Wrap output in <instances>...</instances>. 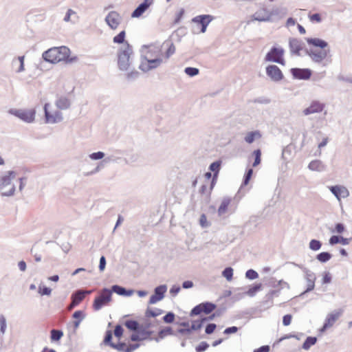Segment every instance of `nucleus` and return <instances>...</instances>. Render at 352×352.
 <instances>
[{"label":"nucleus","instance_id":"1","mask_svg":"<svg viewBox=\"0 0 352 352\" xmlns=\"http://www.w3.org/2000/svg\"><path fill=\"white\" fill-rule=\"evenodd\" d=\"M305 41L309 45L319 48V50L305 49L306 54L310 57L314 63H321L330 52L329 49H326L329 46L328 42L320 38L312 37L305 38Z\"/></svg>","mask_w":352,"mask_h":352},{"label":"nucleus","instance_id":"2","mask_svg":"<svg viewBox=\"0 0 352 352\" xmlns=\"http://www.w3.org/2000/svg\"><path fill=\"white\" fill-rule=\"evenodd\" d=\"M70 50L66 46L54 47L45 51L42 54L43 59L50 63H56L60 61L72 63L76 58H69Z\"/></svg>","mask_w":352,"mask_h":352},{"label":"nucleus","instance_id":"3","mask_svg":"<svg viewBox=\"0 0 352 352\" xmlns=\"http://www.w3.org/2000/svg\"><path fill=\"white\" fill-rule=\"evenodd\" d=\"M133 55V47L129 42H126L125 45L121 47L117 53L118 65L120 70L126 71L129 69Z\"/></svg>","mask_w":352,"mask_h":352},{"label":"nucleus","instance_id":"4","mask_svg":"<svg viewBox=\"0 0 352 352\" xmlns=\"http://www.w3.org/2000/svg\"><path fill=\"white\" fill-rule=\"evenodd\" d=\"M284 54L285 50L282 47L274 45L266 54L264 60L265 62H272L285 65V60L284 58Z\"/></svg>","mask_w":352,"mask_h":352},{"label":"nucleus","instance_id":"5","mask_svg":"<svg viewBox=\"0 0 352 352\" xmlns=\"http://www.w3.org/2000/svg\"><path fill=\"white\" fill-rule=\"evenodd\" d=\"M9 113L17 117L20 120L27 123H32L35 120L36 110L32 109H10Z\"/></svg>","mask_w":352,"mask_h":352},{"label":"nucleus","instance_id":"6","mask_svg":"<svg viewBox=\"0 0 352 352\" xmlns=\"http://www.w3.org/2000/svg\"><path fill=\"white\" fill-rule=\"evenodd\" d=\"M112 293L108 288H104L100 294L94 299L93 307L96 311L100 310L103 306L111 300Z\"/></svg>","mask_w":352,"mask_h":352},{"label":"nucleus","instance_id":"7","mask_svg":"<svg viewBox=\"0 0 352 352\" xmlns=\"http://www.w3.org/2000/svg\"><path fill=\"white\" fill-rule=\"evenodd\" d=\"M266 75L272 82H280L284 78L280 69L276 65H269L265 67Z\"/></svg>","mask_w":352,"mask_h":352},{"label":"nucleus","instance_id":"8","mask_svg":"<svg viewBox=\"0 0 352 352\" xmlns=\"http://www.w3.org/2000/svg\"><path fill=\"white\" fill-rule=\"evenodd\" d=\"M214 16L210 14H200L193 17L191 19L192 23L201 26L200 32L205 33L208 25L214 19Z\"/></svg>","mask_w":352,"mask_h":352},{"label":"nucleus","instance_id":"9","mask_svg":"<svg viewBox=\"0 0 352 352\" xmlns=\"http://www.w3.org/2000/svg\"><path fill=\"white\" fill-rule=\"evenodd\" d=\"M49 103H45L43 107L45 120L46 123L55 124L63 120V114L59 111H56L54 114L50 113L48 110Z\"/></svg>","mask_w":352,"mask_h":352},{"label":"nucleus","instance_id":"10","mask_svg":"<svg viewBox=\"0 0 352 352\" xmlns=\"http://www.w3.org/2000/svg\"><path fill=\"white\" fill-rule=\"evenodd\" d=\"M290 73L293 78L304 80H309L312 75V71L308 68L294 67L290 69Z\"/></svg>","mask_w":352,"mask_h":352},{"label":"nucleus","instance_id":"11","mask_svg":"<svg viewBox=\"0 0 352 352\" xmlns=\"http://www.w3.org/2000/svg\"><path fill=\"white\" fill-rule=\"evenodd\" d=\"M105 22L112 30H116L122 21V16L116 11H111L106 16Z\"/></svg>","mask_w":352,"mask_h":352},{"label":"nucleus","instance_id":"12","mask_svg":"<svg viewBox=\"0 0 352 352\" xmlns=\"http://www.w3.org/2000/svg\"><path fill=\"white\" fill-rule=\"evenodd\" d=\"M167 291L166 285H160L154 289L153 294L151 296L148 300L149 305H153L162 300Z\"/></svg>","mask_w":352,"mask_h":352},{"label":"nucleus","instance_id":"13","mask_svg":"<svg viewBox=\"0 0 352 352\" xmlns=\"http://www.w3.org/2000/svg\"><path fill=\"white\" fill-rule=\"evenodd\" d=\"M146 62H142L139 66L140 69L144 72H147L151 69L157 68L162 63V58H155L148 59L145 57Z\"/></svg>","mask_w":352,"mask_h":352},{"label":"nucleus","instance_id":"14","mask_svg":"<svg viewBox=\"0 0 352 352\" xmlns=\"http://www.w3.org/2000/svg\"><path fill=\"white\" fill-rule=\"evenodd\" d=\"M329 189L338 201H340L341 198H346L349 196V190L344 186H329Z\"/></svg>","mask_w":352,"mask_h":352},{"label":"nucleus","instance_id":"15","mask_svg":"<svg viewBox=\"0 0 352 352\" xmlns=\"http://www.w3.org/2000/svg\"><path fill=\"white\" fill-rule=\"evenodd\" d=\"M325 107V104L318 100H313L311 102L310 105L303 110V113L308 116L313 113L322 112Z\"/></svg>","mask_w":352,"mask_h":352},{"label":"nucleus","instance_id":"16","mask_svg":"<svg viewBox=\"0 0 352 352\" xmlns=\"http://www.w3.org/2000/svg\"><path fill=\"white\" fill-rule=\"evenodd\" d=\"M304 45V43L300 39L296 38H289V47L292 54L300 56Z\"/></svg>","mask_w":352,"mask_h":352},{"label":"nucleus","instance_id":"17","mask_svg":"<svg viewBox=\"0 0 352 352\" xmlns=\"http://www.w3.org/2000/svg\"><path fill=\"white\" fill-rule=\"evenodd\" d=\"M91 290H82L78 289L72 295V302L70 304V308H73L77 306L81 301L83 300L86 295L90 294Z\"/></svg>","mask_w":352,"mask_h":352},{"label":"nucleus","instance_id":"18","mask_svg":"<svg viewBox=\"0 0 352 352\" xmlns=\"http://www.w3.org/2000/svg\"><path fill=\"white\" fill-rule=\"evenodd\" d=\"M153 3V0H144L131 13V17L138 18L141 16Z\"/></svg>","mask_w":352,"mask_h":352},{"label":"nucleus","instance_id":"19","mask_svg":"<svg viewBox=\"0 0 352 352\" xmlns=\"http://www.w3.org/2000/svg\"><path fill=\"white\" fill-rule=\"evenodd\" d=\"M253 21H258L260 22H267L272 21V14L269 13V11L266 9H262L256 12L252 16Z\"/></svg>","mask_w":352,"mask_h":352},{"label":"nucleus","instance_id":"20","mask_svg":"<svg viewBox=\"0 0 352 352\" xmlns=\"http://www.w3.org/2000/svg\"><path fill=\"white\" fill-rule=\"evenodd\" d=\"M16 173L14 170H8L6 174L0 177V190L11 184V182L16 177Z\"/></svg>","mask_w":352,"mask_h":352},{"label":"nucleus","instance_id":"21","mask_svg":"<svg viewBox=\"0 0 352 352\" xmlns=\"http://www.w3.org/2000/svg\"><path fill=\"white\" fill-rule=\"evenodd\" d=\"M305 278L307 283V287L302 295L305 293L311 292L315 287L316 276L313 272L305 271Z\"/></svg>","mask_w":352,"mask_h":352},{"label":"nucleus","instance_id":"22","mask_svg":"<svg viewBox=\"0 0 352 352\" xmlns=\"http://www.w3.org/2000/svg\"><path fill=\"white\" fill-rule=\"evenodd\" d=\"M351 240V238H344L341 235H332L329 239V243L331 245H333L338 243L346 245L349 244Z\"/></svg>","mask_w":352,"mask_h":352},{"label":"nucleus","instance_id":"23","mask_svg":"<svg viewBox=\"0 0 352 352\" xmlns=\"http://www.w3.org/2000/svg\"><path fill=\"white\" fill-rule=\"evenodd\" d=\"M111 293L114 292L120 296H130L133 294V289H126V288L118 285H113L111 287Z\"/></svg>","mask_w":352,"mask_h":352},{"label":"nucleus","instance_id":"24","mask_svg":"<svg viewBox=\"0 0 352 352\" xmlns=\"http://www.w3.org/2000/svg\"><path fill=\"white\" fill-rule=\"evenodd\" d=\"M55 104L58 109L65 110L70 107L71 102L67 97L61 96L58 97Z\"/></svg>","mask_w":352,"mask_h":352},{"label":"nucleus","instance_id":"25","mask_svg":"<svg viewBox=\"0 0 352 352\" xmlns=\"http://www.w3.org/2000/svg\"><path fill=\"white\" fill-rule=\"evenodd\" d=\"M342 310H335L331 314H328L324 322L327 323L331 327L333 325L336 321L340 318V316L342 314Z\"/></svg>","mask_w":352,"mask_h":352},{"label":"nucleus","instance_id":"26","mask_svg":"<svg viewBox=\"0 0 352 352\" xmlns=\"http://www.w3.org/2000/svg\"><path fill=\"white\" fill-rule=\"evenodd\" d=\"M151 323L148 320H146L144 323L140 324V327L138 333H140L142 336L145 337V339H150V336L153 333L152 331H149L148 329L151 327Z\"/></svg>","mask_w":352,"mask_h":352},{"label":"nucleus","instance_id":"27","mask_svg":"<svg viewBox=\"0 0 352 352\" xmlns=\"http://www.w3.org/2000/svg\"><path fill=\"white\" fill-rule=\"evenodd\" d=\"M163 46L167 47V50L165 52V58L166 59H168L173 54H175V46L174 43L170 40L165 41L163 43L162 47Z\"/></svg>","mask_w":352,"mask_h":352},{"label":"nucleus","instance_id":"28","mask_svg":"<svg viewBox=\"0 0 352 352\" xmlns=\"http://www.w3.org/2000/svg\"><path fill=\"white\" fill-rule=\"evenodd\" d=\"M261 138V134L259 131H253L248 132L244 138V140L248 143H253L256 139Z\"/></svg>","mask_w":352,"mask_h":352},{"label":"nucleus","instance_id":"29","mask_svg":"<svg viewBox=\"0 0 352 352\" xmlns=\"http://www.w3.org/2000/svg\"><path fill=\"white\" fill-rule=\"evenodd\" d=\"M231 202V199L229 197H224L218 208L219 216L223 215L228 210V208Z\"/></svg>","mask_w":352,"mask_h":352},{"label":"nucleus","instance_id":"30","mask_svg":"<svg viewBox=\"0 0 352 352\" xmlns=\"http://www.w3.org/2000/svg\"><path fill=\"white\" fill-rule=\"evenodd\" d=\"M125 327L130 331L134 333H138L140 327V324L135 320H127L124 322Z\"/></svg>","mask_w":352,"mask_h":352},{"label":"nucleus","instance_id":"31","mask_svg":"<svg viewBox=\"0 0 352 352\" xmlns=\"http://www.w3.org/2000/svg\"><path fill=\"white\" fill-rule=\"evenodd\" d=\"M222 164V161L221 160H216L211 163L209 166V170H210L212 173V176H217L219 175V171L221 170Z\"/></svg>","mask_w":352,"mask_h":352},{"label":"nucleus","instance_id":"32","mask_svg":"<svg viewBox=\"0 0 352 352\" xmlns=\"http://www.w3.org/2000/svg\"><path fill=\"white\" fill-rule=\"evenodd\" d=\"M201 307L202 309V312L205 314H209L212 313L217 307V305L210 302H201Z\"/></svg>","mask_w":352,"mask_h":352},{"label":"nucleus","instance_id":"33","mask_svg":"<svg viewBox=\"0 0 352 352\" xmlns=\"http://www.w3.org/2000/svg\"><path fill=\"white\" fill-rule=\"evenodd\" d=\"M168 335H173V331L170 327H166L161 329L158 333V338H155V340L159 342L160 339H163Z\"/></svg>","mask_w":352,"mask_h":352},{"label":"nucleus","instance_id":"34","mask_svg":"<svg viewBox=\"0 0 352 352\" xmlns=\"http://www.w3.org/2000/svg\"><path fill=\"white\" fill-rule=\"evenodd\" d=\"M322 162L320 160H312L308 165V168L311 170L321 171L323 168Z\"/></svg>","mask_w":352,"mask_h":352},{"label":"nucleus","instance_id":"35","mask_svg":"<svg viewBox=\"0 0 352 352\" xmlns=\"http://www.w3.org/2000/svg\"><path fill=\"white\" fill-rule=\"evenodd\" d=\"M317 342V338L308 336L302 345V348L305 350H309L311 346L314 345Z\"/></svg>","mask_w":352,"mask_h":352},{"label":"nucleus","instance_id":"36","mask_svg":"<svg viewBox=\"0 0 352 352\" xmlns=\"http://www.w3.org/2000/svg\"><path fill=\"white\" fill-rule=\"evenodd\" d=\"M332 257V254L329 252H322L317 254L316 259L322 263H327L329 261Z\"/></svg>","mask_w":352,"mask_h":352},{"label":"nucleus","instance_id":"37","mask_svg":"<svg viewBox=\"0 0 352 352\" xmlns=\"http://www.w3.org/2000/svg\"><path fill=\"white\" fill-rule=\"evenodd\" d=\"M125 36L126 32L124 30H122L113 38V41L114 43L124 44V45L126 42L125 41Z\"/></svg>","mask_w":352,"mask_h":352},{"label":"nucleus","instance_id":"38","mask_svg":"<svg viewBox=\"0 0 352 352\" xmlns=\"http://www.w3.org/2000/svg\"><path fill=\"white\" fill-rule=\"evenodd\" d=\"M293 146L292 145H287L283 148L282 151V158L284 160H287L292 155L293 151Z\"/></svg>","mask_w":352,"mask_h":352},{"label":"nucleus","instance_id":"39","mask_svg":"<svg viewBox=\"0 0 352 352\" xmlns=\"http://www.w3.org/2000/svg\"><path fill=\"white\" fill-rule=\"evenodd\" d=\"M50 333V338L52 342L60 340L63 336V332L60 330L52 329Z\"/></svg>","mask_w":352,"mask_h":352},{"label":"nucleus","instance_id":"40","mask_svg":"<svg viewBox=\"0 0 352 352\" xmlns=\"http://www.w3.org/2000/svg\"><path fill=\"white\" fill-rule=\"evenodd\" d=\"M163 313V310L160 309H155V310H152L150 308H147L145 312V316L146 318L153 317L155 318L157 316L161 315Z\"/></svg>","mask_w":352,"mask_h":352},{"label":"nucleus","instance_id":"41","mask_svg":"<svg viewBox=\"0 0 352 352\" xmlns=\"http://www.w3.org/2000/svg\"><path fill=\"white\" fill-rule=\"evenodd\" d=\"M254 156V161L252 164V166L256 167L260 164L261 162V151L259 148L254 150L252 153Z\"/></svg>","mask_w":352,"mask_h":352},{"label":"nucleus","instance_id":"42","mask_svg":"<svg viewBox=\"0 0 352 352\" xmlns=\"http://www.w3.org/2000/svg\"><path fill=\"white\" fill-rule=\"evenodd\" d=\"M322 247V242L318 239H311L309 243V248L313 251H318Z\"/></svg>","mask_w":352,"mask_h":352},{"label":"nucleus","instance_id":"43","mask_svg":"<svg viewBox=\"0 0 352 352\" xmlns=\"http://www.w3.org/2000/svg\"><path fill=\"white\" fill-rule=\"evenodd\" d=\"M252 175H253V170L252 168H249L245 171V175L243 176L241 186H246L249 184Z\"/></svg>","mask_w":352,"mask_h":352},{"label":"nucleus","instance_id":"44","mask_svg":"<svg viewBox=\"0 0 352 352\" xmlns=\"http://www.w3.org/2000/svg\"><path fill=\"white\" fill-rule=\"evenodd\" d=\"M222 276L228 280L230 281L233 276V269L231 267H228L222 272Z\"/></svg>","mask_w":352,"mask_h":352},{"label":"nucleus","instance_id":"45","mask_svg":"<svg viewBox=\"0 0 352 352\" xmlns=\"http://www.w3.org/2000/svg\"><path fill=\"white\" fill-rule=\"evenodd\" d=\"M184 72L190 77H194L199 74V70L197 67H187L184 69Z\"/></svg>","mask_w":352,"mask_h":352},{"label":"nucleus","instance_id":"46","mask_svg":"<svg viewBox=\"0 0 352 352\" xmlns=\"http://www.w3.org/2000/svg\"><path fill=\"white\" fill-rule=\"evenodd\" d=\"M261 287H262V285L261 283H258V284H256L254 285V286H252V287H250L248 292H246V294L249 296H254L256 293L258 291H260L261 289Z\"/></svg>","mask_w":352,"mask_h":352},{"label":"nucleus","instance_id":"47","mask_svg":"<svg viewBox=\"0 0 352 352\" xmlns=\"http://www.w3.org/2000/svg\"><path fill=\"white\" fill-rule=\"evenodd\" d=\"M345 230H346V227L344 223H337L335 225V228L331 230V232L342 234L345 231Z\"/></svg>","mask_w":352,"mask_h":352},{"label":"nucleus","instance_id":"48","mask_svg":"<svg viewBox=\"0 0 352 352\" xmlns=\"http://www.w3.org/2000/svg\"><path fill=\"white\" fill-rule=\"evenodd\" d=\"M254 103H258L262 104H268L271 102V100L265 96L258 97L252 100Z\"/></svg>","mask_w":352,"mask_h":352},{"label":"nucleus","instance_id":"49","mask_svg":"<svg viewBox=\"0 0 352 352\" xmlns=\"http://www.w3.org/2000/svg\"><path fill=\"white\" fill-rule=\"evenodd\" d=\"M205 322L206 321H204V318L200 320H194L190 326V329H193V331L200 329Z\"/></svg>","mask_w":352,"mask_h":352},{"label":"nucleus","instance_id":"50","mask_svg":"<svg viewBox=\"0 0 352 352\" xmlns=\"http://www.w3.org/2000/svg\"><path fill=\"white\" fill-rule=\"evenodd\" d=\"M112 332L110 330H107L105 333V336L103 340V342L105 345H109L111 346V344H113L112 342Z\"/></svg>","mask_w":352,"mask_h":352},{"label":"nucleus","instance_id":"51","mask_svg":"<svg viewBox=\"0 0 352 352\" xmlns=\"http://www.w3.org/2000/svg\"><path fill=\"white\" fill-rule=\"evenodd\" d=\"M38 292L41 296H50L52 293V289L46 286L39 285Z\"/></svg>","mask_w":352,"mask_h":352},{"label":"nucleus","instance_id":"52","mask_svg":"<svg viewBox=\"0 0 352 352\" xmlns=\"http://www.w3.org/2000/svg\"><path fill=\"white\" fill-rule=\"evenodd\" d=\"M163 320L166 323H172L175 320V314L173 312H168L164 317Z\"/></svg>","mask_w":352,"mask_h":352},{"label":"nucleus","instance_id":"53","mask_svg":"<svg viewBox=\"0 0 352 352\" xmlns=\"http://www.w3.org/2000/svg\"><path fill=\"white\" fill-rule=\"evenodd\" d=\"M104 157V153H103L102 151L94 152L89 155V157L92 160H102Z\"/></svg>","mask_w":352,"mask_h":352},{"label":"nucleus","instance_id":"54","mask_svg":"<svg viewBox=\"0 0 352 352\" xmlns=\"http://www.w3.org/2000/svg\"><path fill=\"white\" fill-rule=\"evenodd\" d=\"M201 313H203V312H202L201 304H199L192 309V310L190 311V316L191 317H193L195 316H198V315L201 314Z\"/></svg>","mask_w":352,"mask_h":352},{"label":"nucleus","instance_id":"55","mask_svg":"<svg viewBox=\"0 0 352 352\" xmlns=\"http://www.w3.org/2000/svg\"><path fill=\"white\" fill-rule=\"evenodd\" d=\"M6 327L7 324L6 318L1 315L0 316V333H1L2 335L5 333Z\"/></svg>","mask_w":352,"mask_h":352},{"label":"nucleus","instance_id":"56","mask_svg":"<svg viewBox=\"0 0 352 352\" xmlns=\"http://www.w3.org/2000/svg\"><path fill=\"white\" fill-rule=\"evenodd\" d=\"M245 277L250 280H254L258 277V273L254 270H248L245 273Z\"/></svg>","mask_w":352,"mask_h":352},{"label":"nucleus","instance_id":"57","mask_svg":"<svg viewBox=\"0 0 352 352\" xmlns=\"http://www.w3.org/2000/svg\"><path fill=\"white\" fill-rule=\"evenodd\" d=\"M125 346L126 344L124 342H119L118 344H111V346L113 349H117L118 351H124L125 352Z\"/></svg>","mask_w":352,"mask_h":352},{"label":"nucleus","instance_id":"58","mask_svg":"<svg viewBox=\"0 0 352 352\" xmlns=\"http://www.w3.org/2000/svg\"><path fill=\"white\" fill-rule=\"evenodd\" d=\"M123 331H124V329H123L122 327L120 324H117L115 327L113 333L116 337L120 338L122 336Z\"/></svg>","mask_w":352,"mask_h":352},{"label":"nucleus","instance_id":"59","mask_svg":"<svg viewBox=\"0 0 352 352\" xmlns=\"http://www.w3.org/2000/svg\"><path fill=\"white\" fill-rule=\"evenodd\" d=\"M216 328H217L216 324H214V323H209L206 327L205 332H206V334L210 335V334H212Z\"/></svg>","mask_w":352,"mask_h":352},{"label":"nucleus","instance_id":"60","mask_svg":"<svg viewBox=\"0 0 352 352\" xmlns=\"http://www.w3.org/2000/svg\"><path fill=\"white\" fill-rule=\"evenodd\" d=\"M209 347V344L206 342H201L198 346H196V352L205 351Z\"/></svg>","mask_w":352,"mask_h":352},{"label":"nucleus","instance_id":"61","mask_svg":"<svg viewBox=\"0 0 352 352\" xmlns=\"http://www.w3.org/2000/svg\"><path fill=\"white\" fill-rule=\"evenodd\" d=\"M199 224L202 228H208L209 226V223L207 221V217L205 214H201L199 218Z\"/></svg>","mask_w":352,"mask_h":352},{"label":"nucleus","instance_id":"62","mask_svg":"<svg viewBox=\"0 0 352 352\" xmlns=\"http://www.w3.org/2000/svg\"><path fill=\"white\" fill-rule=\"evenodd\" d=\"M131 340L133 342L144 340L145 337L142 336L140 333H135L131 336Z\"/></svg>","mask_w":352,"mask_h":352},{"label":"nucleus","instance_id":"63","mask_svg":"<svg viewBox=\"0 0 352 352\" xmlns=\"http://www.w3.org/2000/svg\"><path fill=\"white\" fill-rule=\"evenodd\" d=\"M309 18L311 21H315L317 23H320L322 21V18L319 13L310 14L309 15Z\"/></svg>","mask_w":352,"mask_h":352},{"label":"nucleus","instance_id":"64","mask_svg":"<svg viewBox=\"0 0 352 352\" xmlns=\"http://www.w3.org/2000/svg\"><path fill=\"white\" fill-rule=\"evenodd\" d=\"M73 318L76 319V320L82 321L85 317L83 314V311L80 310L76 311L73 315Z\"/></svg>","mask_w":352,"mask_h":352}]
</instances>
